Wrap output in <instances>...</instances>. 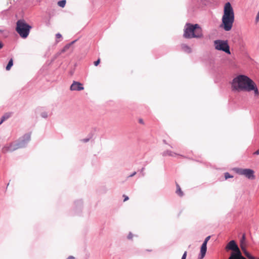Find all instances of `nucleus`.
<instances>
[{
    "label": "nucleus",
    "mask_w": 259,
    "mask_h": 259,
    "mask_svg": "<svg viewBox=\"0 0 259 259\" xmlns=\"http://www.w3.org/2000/svg\"><path fill=\"white\" fill-rule=\"evenodd\" d=\"M220 0H190L187 7L190 17L195 16L196 13L208 8H215L219 6Z\"/></svg>",
    "instance_id": "nucleus-2"
},
{
    "label": "nucleus",
    "mask_w": 259,
    "mask_h": 259,
    "mask_svg": "<svg viewBox=\"0 0 259 259\" xmlns=\"http://www.w3.org/2000/svg\"><path fill=\"white\" fill-rule=\"evenodd\" d=\"M12 115L11 113L7 112L4 114V115L2 117L1 119L2 120V121H4L7 119H8L9 117H11Z\"/></svg>",
    "instance_id": "nucleus-20"
},
{
    "label": "nucleus",
    "mask_w": 259,
    "mask_h": 259,
    "mask_svg": "<svg viewBox=\"0 0 259 259\" xmlns=\"http://www.w3.org/2000/svg\"><path fill=\"white\" fill-rule=\"evenodd\" d=\"M128 238H131V236H128Z\"/></svg>",
    "instance_id": "nucleus-43"
},
{
    "label": "nucleus",
    "mask_w": 259,
    "mask_h": 259,
    "mask_svg": "<svg viewBox=\"0 0 259 259\" xmlns=\"http://www.w3.org/2000/svg\"><path fill=\"white\" fill-rule=\"evenodd\" d=\"M184 37L190 39L192 38H201L202 37V33H184Z\"/></svg>",
    "instance_id": "nucleus-12"
},
{
    "label": "nucleus",
    "mask_w": 259,
    "mask_h": 259,
    "mask_svg": "<svg viewBox=\"0 0 259 259\" xmlns=\"http://www.w3.org/2000/svg\"><path fill=\"white\" fill-rule=\"evenodd\" d=\"M13 59H11L9 61L7 66H6V70H9L11 69V67L13 66Z\"/></svg>",
    "instance_id": "nucleus-22"
},
{
    "label": "nucleus",
    "mask_w": 259,
    "mask_h": 259,
    "mask_svg": "<svg viewBox=\"0 0 259 259\" xmlns=\"http://www.w3.org/2000/svg\"><path fill=\"white\" fill-rule=\"evenodd\" d=\"M210 236H207L204 240L203 243H205V244L207 245V243L208 242V241H209V240L210 239Z\"/></svg>",
    "instance_id": "nucleus-25"
},
{
    "label": "nucleus",
    "mask_w": 259,
    "mask_h": 259,
    "mask_svg": "<svg viewBox=\"0 0 259 259\" xmlns=\"http://www.w3.org/2000/svg\"><path fill=\"white\" fill-rule=\"evenodd\" d=\"M225 179H226V180H227V179H229V178H233V176H231V175H230V174H229V173H228V172H226V173L225 174Z\"/></svg>",
    "instance_id": "nucleus-23"
},
{
    "label": "nucleus",
    "mask_w": 259,
    "mask_h": 259,
    "mask_svg": "<svg viewBox=\"0 0 259 259\" xmlns=\"http://www.w3.org/2000/svg\"><path fill=\"white\" fill-rule=\"evenodd\" d=\"M222 16L235 18L234 9L230 2L224 4Z\"/></svg>",
    "instance_id": "nucleus-8"
},
{
    "label": "nucleus",
    "mask_w": 259,
    "mask_h": 259,
    "mask_svg": "<svg viewBox=\"0 0 259 259\" xmlns=\"http://www.w3.org/2000/svg\"><path fill=\"white\" fill-rule=\"evenodd\" d=\"M225 249L226 250H232L233 252L240 250L238 245L234 240L230 241L226 245Z\"/></svg>",
    "instance_id": "nucleus-10"
},
{
    "label": "nucleus",
    "mask_w": 259,
    "mask_h": 259,
    "mask_svg": "<svg viewBox=\"0 0 259 259\" xmlns=\"http://www.w3.org/2000/svg\"><path fill=\"white\" fill-rule=\"evenodd\" d=\"M241 253L240 250L232 252L230 256L229 257V259H239Z\"/></svg>",
    "instance_id": "nucleus-14"
},
{
    "label": "nucleus",
    "mask_w": 259,
    "mask_h": 259,
    "mask_svg": "<svg viewBox=\"0 0 259 259\" xmlns=\"http://www.w3.org/2000/svg\"><path fill=\"white\" fill-rule=\"evenodd\" d=\"M206 250H207V245L205 244V243H203L201 245V249H200L201 257H200V259H202L204 257V256L206 254Z\"/></svg>",
    "instance_id": "nucleus-13"
},
{
    "label": "nucleus",
    "mask_w": 259,
    "mask_h": 259,
    "mask_svg": "<svg viewBox=\"0 0 259 259\" xmlns=\"http://www.w3.org/2000/svg\"><path fill=\"white\" fill-rule=\"evenodd\" d=\"M66 4V0H59L57 2V5L61 8L65 7Z\"/></svg>",
    "instance_id": "nucleus-19"
},
{
    "label": "nucleus",
    "mask_w": 259,
    "mask_h": 259,
    "mask_svg": "<svg viewBox=\"0 0 259 259\" xmlns=\"http://www.w3.org/2000/svg\"><path fill=\"white\" fill-rule=\"evenodd\" d=\"M235 18L222 16L219 28L225 31H230L233 27Z\"/></svg>",
    "instance_id": "nucleus-5"
},
{
    "label": "nucleus",
    "mask_w": 259,
    "mask_h": 259,
    "mask_svg": "<svg viewBox=\"0 0 259 259\" xmlns=\"http://www.w3.org/2000/svg\"><path fill=\"white\" fill-rule=\"evenodd\" d=\"M214 46L217 50L224 51L228 54H231L229 46L226 40H216L214 41Z\"/></svg>",
    "instance_id": "nucleus-7"
},
{
    "label": "nucleus",
    "mask_w": 259,
    "mask_h": 259,
    "mask_svg": "<svg viewBox=\"0 0 259 259\" xmlns=\"http://www.w3.org/2000/svg\"><path fill=\"white\" fill-rule=\"evenodd\" d=\"M89 141V139H83L81 140V141L83 142H87Z\"/></svg>",
    "instance_id": "nucleus-31"
},
{
    "label": "nucleus",
    "mask_w": 259,
    "mask_h": 259,
    "mask_svg": "<svg viewBox=\"0 0 259 259\" xmlns=\"http://www.w3.org/2000/svg\"><path fill=\"white\" fill-rule=\"evenodd\" d=\"M144 169V168H142V169H141V171H142H142H143Z\"/></svg>",
    "instance_id": "nucleus-42"
},
{
    "label": "nucleus",
    "mask_w": 259,
    "mask_h": 259,
    "mask_svg": "<svg viewBox=\"0 0 259 259\" xmlns=\"http://www.w3.org/2000/svg\"><path fill=\"white\" fill-rule=\"evenodd\" d=\"M136 174V172L135 171L134 172L133 174H132V175H131L130 176H128V177H133L134 176H135V175Z\"/></svg>",
    "instance_id": "nucleus-32"
},
{
    "label": "nucleus",
    "mask_w": 259,
    "mask_h": 259,
    "mask_svg": "<svg viewBox=\"0 0 259 259\" xmlns=\"http://www.w3.org/2000/svg\"><path fill=\"white\" fill-rule=\"evenodd\" d=\"M211 32L215 33V32H218V30L216 29H213Z\"/></svg>",
    "instance_id": "nucleus-33"
},
{
    "label": "nucleus",
    "mask_w": 259,
    "mask_h": 259,
    "mask_svg": "<svg viewBox=\"0 0 259 259\" xmlns=\"http://www.w3.org/2000/svg\"><path fill=\"white\" fill-rule=\"evenodd\" d=\"M164 155L174 157L180 155L170 150H166L164 152Z\"/></svg>",
    "instance_id": "nucleus-17"
},
{
    "label": "nucleus",
    "mask_w": 259,
    "mask_h": 259,
    "mask_svg": "<svg viewBox=\"0 0 259 259\" xmlns=\"http://www.w3.org/2000/svg\"><path fill=\"white\" fill-rule=\"evenodd\" d=\"M75 41V40L72 41L71 43L67 44L65 47L61 50V53H63L67 51L72 45V44Z\"/></svg>",
    "instance_id": "nucleus-16"
},
{
    "label": "nucleus",
    "mask_w": 259,
    "mask_h": 259,
    "mask_svg": "<svg viewBox=\"0 0 259 259\" xmlns=\"http://www.w3.org/2000/svg\"><path fill=\"white\" fill-rule=\"evenodd\" d=\"M235 170L239 175L245 176L248 179L253 180L255 179L254 171L251 169L236 168Z\"/></svg>",
    "instance_id": "nucleus-9"
},
{
    "label": "nucleus",
    "mask_w": 259,
    "mask_h": 259,
    "mask_svg": "<svg viewBox=\"0 0 259 259\" xmlns=\"http://www.w3.org/2000/svg\"><path fill=\"white\" fill-rule=\"evenodd\" d=\"M71 91H81L84 89L83 85L79 82L74 81L70 88Z\"/></svg>",
    "instance_id": "nucleus-11"
},
{
    "label": "nucleus",
    "mask_w": 259,
    "mask_h": 259,
    "mask_svg": "<svg viewBox=\"0 0 259 259\" xmlns=\"http://www.w3.org/2000/svg\"><path fill=\"white\" fill-rule=\"evenodd\" d=\"M187 49L188 50V52H191V50H190V49L189 48L187 47Z\"/></svg>",
    "instance_id": "nucleus-40"
},
{
    "label": "nucleus",
    "mask_w": 259,
    "mask_h": 259,
    "mask_svg": "<svg viewBox=\"0 0 259 259\" xmlns=\"http://www.w3.org/2000/svg\"><path fill=\"white\" fill-rule=\"evenodd\" d=\"M0 32H10V31H6L4 29H0Z\"/></svg>",
    "instance_id": "nucleus-30"
},
{
    "label": "nucleus",
    "mask_w": 259,
    "mask_h": 259,
    "mask_svg": "<svg viewBox=\"0 0 259 259\" xmlns=\"http://www.w3.org/2000/svg\"><path fill=\"white\" fill-rule=\"evenodd\" d=\"M232 91L234 92L254 91L255 96L259 95V92L255 82L247 76L240 74L235 77L231 82Z\"/></svg>",
    "instance_id": "nucleus-1"
},
{
    "label": "nucleus",
    "mask_w": 259,
    "mask_h": 259,
    "mask_svg": "<svg viewBox=\"0 0 259 259\" xmlns=\"http://www.w3.org/2000/svg\"><path fill=\"white\" fill-rule=\"evenodd\" d=\"M176 187H177V190H176V193L179 195L180 196H183V192L182 191L181 187L180 185L176 183Z\"/></svg>",
    "instance_id": "nucleus-18"
},
{
    "label": "nucleus",
    "mask_w": 259,
    "mask_h": 259,
    "mask_svg": "<svg viewBox=\"0 0 259 259\" xmlns=\"http://www.w3.org/2000/svg\"><path fill=\"white\" fill-rule=\"evenodd\" d=\"M33 26L23 18L18 19L15 25L16 32H30Z\"/></svg>",
    "instance_id": "nucleus-4"
},
{
    "label": "nucleus",
    "mask_w": 259,
    "mask_h": 259,
    "mask_svg": "<svg viewBox=\"0 0 259 259\" xmlns=\"http://www.w3.org/2000/svg\"><path fill=\"white\" fill-rule=\"evenodd\" d=\"M123 197H124V200H123L124 202L128 200V197L126 196L125 195H123Z\"/></svg>",
    "instance_id": "nucleus-27"
},
{
    "label": "nucleus",
    "mask_w": 259,
    "mask_h": 259,
    "mask_svg": "<svg viewBox=\"0 0 259 259\" xmlns=\"http://www.w3.org/2000/svg\"><path fill=\"white\" fill-rule=\"evenodd\" d=\"M235 29V25H234V27L233 30L234 31L235 33L239 32L238 30L237 31H236V30Z\"/></svg>",
    "instance_id": "nucleus-37"
},
{
    "label": "nucleus",
    "mask_w": 259,
    "mask_h": 259,
    "mask_svg": "<svg viewBox=\"0 0 259 259\" xmlns=\"http://www.w3.org/2000/svg\"><path fill=\"white\" fill-rule=\"evenodd\" d=\"M254 154L258 155V154H259V149H258V150H257L256 151H255V152L254 153Z\"/></svg>",
    "instance_id": "nucleus-34"
},
{
    "label": "nucleus",
    "mask_w": 259,
    "mask_h": 259,
    "mask_svg": "<svg viewBox=\"0 0 259 259\" xmlns=\"http://www.w3.org/2000/svg\"><path fill=\"white\" fill-rule=\"evenodd\" d=\"M4 121H2V120L1 119V120L0 121V125Z\"/></svg>",
    "instance_id": "nucleus-41"
},
{
    "label": "nucleus",
    "mask_w": 259,
    "mask_h": 259,
    "mask_svg": "<svg viewBox=\"0 0 259 259\" xmlns=\"http://www.w3.org/2000/svg\"><path fill=\"white\" fill-rule=\"evenodd\" d=\"M139 121V122H140V123H143V120H142V119H140Z\"/></svg>",
    "instance_id": "nucleus-39"
},
{
    "label": "nucleus",
    "mask_w": 259,
    "mask_h": 259,
    "mask_svg": "<svg viewBox=\"0 0 259 259\" xmlns=\"http://www.w3.org/2000/svg\"><path fill=\"white\" fill-rule=\"evenodd\" d=\"M19 34L20 35V36L23 38H26L29 34V33H19Z\"/></svg>",
    "instance_id": "nucleus-24"
},
{
    "label": "nucleus",
    "mask_w": 259,
    "mask_h": 259,
    "mask_svg": "<svg viewBox=\"0 0 259 259\" xmlns=\"http://www.w3.org/2000/svg\"><path fill=\"white\" fill-rule=\"evenodd\" d=\"M100 63V59H98V60L94 62V65H95V66H97Z\"/></svg>",
    "instance_id": "nucleus-26"
},
{
    "label": "nucleus",
    "mask_w": 259,
    "mask_h": 259,
    "mask_svg": "<svg viewBox=\"0 0 259 259\" xmlns=\"http://www.w3.org/2000/svg\"><path fill=\"white\" fill-rule=\"evenodd\" d=\"M8 11V9H7V10H4V11L2 12V13H7Z\"/></svg>",
    "instance_id": "nucleus-38"
},
{
    "label": "nucleus",
    "mask_w": 259,
    "mask_h": 259,
    "mask_svg": "<svg viewBox=\"0 0 259 259\" xmlns=\"http://www.w3.org/2000/svg\"><path fill=\"white\" fill-rule=\"evenodd\" d=\"M30 134H25L17 141L11 143L9 146L5 147L3 149L5 152H13L22 148L30 140Z\"/></svg>",
    "instance_id": "nucleus-3"
},
{
    "label": "nucleus",
    "mask_w": 259,
    "mask_h": 259,
    "mask_svg": "<svg viewBox=\"0 0 259 259\" xmlns=\"http://www.w3.org/2000/svg\"><path fill=\"white\" fill-rule=\"evenodd\" d=\"M128 238H131V236H128Z\"/></svg>",
    "instance_id": "nucleus-44"
},
{
    "label": "nucleus",
    "mask_w": 259,
    "mask_h": 259,
    "mask_svg": "<svg viewBox=\"0 0 259 259\" xmlns=\"http://www.w3.org/2000/svg\"><path fill=\"white\" fill-rule=\"evenodd\" d=\"M61 37H62V35H61V34L60 33H57V34H56V38H57V39L60 38H61Z\"/></svg>",
    "instance_id": "nucleus-29"
},
{
    "label": "nucleus",
    "mask_w": 259,
    "mask_h": 259,
    "mask_svg": "<svg viewBox=\"0 0 259 259\" xmlns=\"http://www.w3.org/2000/svg\"><path fill=\"white\" fill-rule=\"evenodd\" d=\"M201 26L198 23L186 22L183 29V32H203Z\"/></svg>",
    "instance_id": "nucleus-6"
},
{
    "label": "nucleus",
    "mask_w": 259,
    "mask_h": 259,
    "mask_svg": "<svg viewBox=\"0 0 259 259\" xmlns=\"http://www.w3.org/2000/svg\"><path fill=\"white\" fill-rule=\"evenodd\" d=\"M3 47V44L2 42H0V49H2Z\"/></svg>",
    "instance_id": "nucleus-36"
},
{
    "label": "nucleus",
    "mask_w": 259,
    "mask_h": 259,
    "mask_svg": "<svg viewBox=\"0 0 259 259\" xmlns=\"http://www.w3.org/2000/svg\"><path fill=\"white\" fill-rule=\"evenodd\" d=\"M240 246L241 249H244L246 247L245 243V236L244 234L243 235L242 238L240 240Z\"/></svg>",
    "instance_id": "nucleus-15"
},
{
    "label": "nucleus",
    "mask_w": 259,
    "mask_h": 259,
    "mask_svg": "<svg viewBox=\"0 0 259 259\" xmlns=\"http://www.w3.org/2000/svg\"><path fill=\"white\" fill-rule=\"evenodd\" d=\"M187 256V251H185L181 259H186Z\"/></svg>",
    "instance_id": "nucleus-28"
},
{
    "label": "nucleus",
    "mask_w": 259,
    "mask_h": 259,
    "mask_svg": "<svg viewBox=\"0 0 259 259\" xmlns=\"http://www.w3.org/2000/svg\"><path fill=\"white\" fill-rule=\"evenodd\" d=\"M67 259H74L73 256H69Z\"/></svg>",
    "instance_id": "nucleus-35"
},
{
    "label": "nucleus",
    "mask_w": 259,
    "mask_h": 259,
    "mask_svg": "<svg viewBox=\"0 0 259 259\" xmlns=\"http://www.w3.org/2000/svg\"><path fill=\"white\" fill-rule=\"evenodd\" d=\"M245 255L249 259H254V257L251 256L248 252L247 251L246 248L244 249H242Z\"/></svg>",
    "instance_id": "nucleus-21"
}]
</instances>
